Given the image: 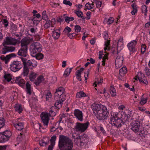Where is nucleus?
<instances>
[{
    "instance_id": "e2e57ef3",
    "label": "nucleus",
    "mask_w": 150,
    "mask_h": 150,
    "mask_svg": "<svg viewBox=\"0 0 150 150\" xmlns=\"http://www.w3.org/2000/svg\"><path fill=\"white\" fill-rule=\"evenodd\" d=\"M142 11L143 12H145V14L144 15H146V13L147 12V8L146 6L145 5H144V6H143L142 8Z\"/></svg>"
},
{
    "instance_id": "7c9ffc66",
    "label": "nucleus",
    "mask_w": 150,
    "mask_h": 150,
    "mask_svg": "<svg viewBox=\"0 0 150 150\" xmlns=\"http://www.w3.org/2000/svg\"><path fill=\"white\" fill-rule=\"evenodd\" d=\"M110 92L112 96L114 97L116 96V93L115 88L112 86H110Z\"/></svg>"
},
{
    "instance_id": "1a4fd4ad",
    "label": "nucleus",
    "mask_w": 150,
    "mask_h": 150,
    "mask_svg": "<svg viewBox=\"0 0 150 150\" xmlns=\"http://www.w3.org/2000/svg\"><path fill=\"white\" fill-rule=\"evenodd\" d=\"M89 122H87L84 123H81L77 122L76 123V125L75 127V128L76 131L83 132L87 128Z\"/></svg>"
},
{
    "instance_id": "72a5a7b5",
    "label": "nucleus",
    "mask_w": 150,
    "mask_h": 150,
    "mask_svg": "<svg viewBox=\"0 0 150 150\" xmlns=\"http://www.w3.org/2000/svg\"><path fill=\"white\" fill-rule=\"evenodd\" d=\"M45 95L46 96V100H49L52 97V95L51 92L48 91H47L45 92Z\"/></svg>"
},
{
    "instance_id": "423d86ee",
    "label": "nucleus",
    "mask_w": 150,
    "mask_h": 150,
    "mask_svg": "<svg viewBox=\"0 0 150 150\" xmlns=\"http://www.w3.org/2000/svg\"><path fill=\"white\" fill-rule=\"evenodd\" d=\"M62 104L61 102H56L54 106L50 108L49 113L50 116L53 117L56 115L59 110L62 107Z\"/></svg>"
},
{
    "instance_id": "ea45409f",
    "label": "nucleus",
    "mask_w": 150,
    "mask_h": 150,
    "mask_svg": "<svg viewBox=\"0 0 150 150\" xmlns=\"http://www.w3.org/2000/svg\"><path fill=\"white\" fill-rule=\"evenodd\" d=\"M57 139V136L56 135H54L52 136L50 139L51 144L52 145H54L55 142Z\"/></svg>"
},
{
    "instance_id": "6ab92c4d",
    "label": "nucleus",
    "mask_w": 150,
    "mask_h": 150,
    "mask_svg": "<svg viewBox=\"0 0 150 150\" xmlns=\"http://www.w3.org/2000/svg\"><path fill=\"white\" fill-rule=\"evenodd\" d=\"M64 92V90L62 87L59 88L56 90L54 94V99H58L60 98Z\"/></svg>"
},
{
    "instance_id": "20e7f679",
    "label": "nucleus",
    "mask_w": 150,
    "mask_h": 150,
    "mask_svg": "<svg viewBox=\"0 0 150 150\" xmlns=\"http://www.w3.org/2000/svg\"><path fill=\"white\" fill-rule=\"evenodd\" d=\"M30 39L27 38H24L21 41V48L18 52V55L20 58H23V57H26L27 55L28 45L30 42Z\"/></svg>"
},
{
    "instance_id": "79ce46f5",
    "label": "nucleus",
    "mask_w": 150,
    "mask_h": 150,
    "mask_svg": "<svg viewBox=\"0 0 150 150\" xmlns=\"http://www.w3.org/2000/svg\"><path fill=\"white\" fill-rule=\"evenodd\" d=\"M42 18L46 21H48V18L46 15V11H44L42 13Z\"/></svg>"
},
{
    "instance_id": "e433bc0d",
    "label": "nucleus",
    "mask_w": 150,
    "mask_h": 150,
    "mask_svg": "<svg viewBox=\"0 0 150 150\" xmlns=\"http://www.w3.org/2000/svg\"><path fill=\"white\" fill-rule=\"evenodd\" d=\"M64 19L66 22L69 23L70 21H73L74 19V18L73 17L66 16L64 17Z\"/></svg>"
},
{
    "instance_id": "a878e982",
    "label": "nucleus",
    "mask_w": 150,
    "mask_h": 150,
    "mask_svg": "<svg viewBox=\"0 0 150 150\" xmlns=\"http://www.w3.org/2000/svg\"><path fill=\"white\" fill-rule=\"evenodd\" d=\"M127 71V68L126 67H122L119 70V74L121 76H124Z\"/></svg>"
},
{
    "instance_id": "412c9836",
    "label": "nucleus",
    "mask_w": 150,
    "mask_h": 150,
    "mask_svg": "<svg viewBox=\"0 0 150 150\" xmlns=\"http://www.w3.org/2000/svg\"><path fill=\"white\" fill-rule=\"evenodd\" d=\"M25 64L29 68L32 69L33 68L36 67L37 65V63L35 61L28 60L27 62L26 61H25Z\"/></svg>"
},
{
    "instance_id": "a18cd8bd",
    "label": "nucleus",
    "mask_w": 150,
    "mask_h": 150,
    "mask_svg": "<svg viewBox=\"0 0 150 150\" xmlns=\"http://www.w3.org/2000/svg\"><path fill=\"white\" fill-rule=\"evenodd\" d=\"M46 22L44 25V28H45L47 29L50 26V24L52 23V21H47Z\"/></svg>"
},
{
    "instance_id": "603ef678",
    "label": "nucleus",
    "mask_w": 150,
    "mask_h": 150,
    "mask_svg": "<svg viewBox=\"0 0 150 150\" xmlns=\"http://www.w3.org/2000/svg\"><path fill=\"white\" fill-rule=\"evenodd\" d=\"M63 2L64 4L67 5H69L70 6H71L72 5V3H71L69 1L64 0L63 1Z\"/></svg>"
},
{
    "instance_id": "2eb2a0df",
    "label": "nucleus",
    "mask_w": 150,
    "mask_h": 150,
    "mask_svg": "<svg viewBox=\"0 0 150 150\" xmlns=\"http://www.w3.org/2000/svg\"><path fill=\"white\" fill-rule=\"evenodd\" d=\"M103 107H104L103 105L93 104L91 106V108L93 111V113L96 115L98 113V111L102 109Z\"/></svg>"
},
{
    "instance_id": "2f4dec72",
    "label": "nucleus",
    "mask_w": 150,
    "mask_h": 150,
    "mask_svg": "<svg viewBox=\"0 0 150 150\" xmlns=\"http://www.w3.org/2000/svg\"><path fill=\"white\" fill-rule=\"evenodd\" d=\"M132 7L133 10L132 11L131 13L132 15H134L137 12V6L136 4H134L132 5Z\"/></svg>"
},
{
    "instance_id": "dca6fc26",
    "label": "nucleus",
    "mask_w": 150,
    "mask_h": 150,
    "mask_svg": "<svg viewBox=\"0 0 150 150\" xmlns=\"http://www.w3.org/2000/svg\"><path fill=\"white\" fill-rule=\"evenodd\" d=\"M74 115L80 121H82L83 120V116L82 111L78 109H75L74 111Z\"/></svg>"
},
{
    "instance_id": "0eeeda50",
    "label": "nucleus",
    "mask_w": 150,
    "mask_h": 150,
    "mask_svg": "<svg viewBox=\"0 0 150 150\" xmlns=\"http://www.w3.org/2000/svg\"><path fill=\"white\" fill-rule=\"evenodd\" d=\"M11 134V132L8 130L0 132V143H4L8 141Z\"/></svg>"
},
{
    "instance_id": "de8ad7c7",
    "label": "nucleus",
    "mask_w": 150,
    "mask_h": 150,
    "mask_svg": "<svg viewBox=\"0 0 150 150\" xmlns=\"http://www.w3.org/2000/svg\"><path fill=\"white\" fill-rule=\"evenodd\" d=\"M5 122L3 118H0V129L5 125Z\"/></svg>"
},
{
    "instance_id": "b1692460",
    "label": "nucleus",
    "mask_w": 150,
    "mask_h": 150,
    "mask_svg": "<svg viewBox=\"0 0 150 150\" xmlns=\"http://www.w3.org/2000/svg\"><path fill=\"white\" fill-rule=\"evenodd\" d=\"M16 82L19 86H23L25 83V81L24 79H22L21 77H16Z\"/></svg>"
},
{
    "instance_id": "8fccbe9b",
    "label": "nucleus",
    "mask_w": 150,
    "mask_h": 150,
    "mask_svg": "<svg viewBox=\"0 0 150 150\" xmlns=\"http://www.w3.org/2000/svg\"><path fill=\"white\" fill-rule=\"evenodd\" d=\"M74 29L76 32L79 33L81 30V27L79 25H76L75 26Z\"/></svg>"
},
{
    "instance_id": "338daca9",
    "label": "nucleus",
    "mask_w": 150,
    "mask_h": 150,
    "mask_svg": "<svg viewBox=\"0 0 150 150\" xmlns=\"http://www.w3.org/2000/svg\"><path fill=\"white\" fill-rule=\"evenodd\" d=\"M103 34V38H104L105 40L108 39V33H107V32L106 31Z\"/></svg>"
},
{
    "instance_id": "a19ab883",
    "label": "nucleus",
    "mask_w": 150,
    "mask_h": 150,
    "mask_svg": "<svg viewBox=\"0 0 150 150\" xmlns=\"http://www.w3.org/2000/svg\"><path fill=\"white\" fill-rule=\"evenodd\" d=\"M72 68H67L65 70L64 75L66 77L67 76L70 74L71 72Z\"/></svg>"
},
{
    "instance_id": "13d9d810",
    "label": "nucleus",
    "mask_w": 150,
    "mask_h": 150,
    "mask_svg": "<svg viewBox=\"0 0 150 150\" xmlns=\"http://www.w3.org/2000/svg\"><path fill=\"white\" fill-rule=\"evenodd\" d=\"M84 76L85 79V80L86 82H87V77L88 76V74H89V71H88H88L84 73Z\"/></svg>"
},
{
    "instance_id": "f257e3e1",
    "label": "nucleus",
    "mask_w": 150,
    "mask_h": 150,
    "mask_svg": "<svg viewBox=\"0 0 150 150\" xmlns=\"http://www.w3.org/2000/svg\"><path fill=\"white\" fill-rule=\"evenodd\" d=\"M58 146L60 150H71L73 144L68 137L62 135L59 136Z\"/></svg>"
},
{
    "instance_id": "aec40b11",
    "label": "nucleus",
    "mask_w": 150,
    "mask_h": 150,
    "mask_svg": "<svg viewBox=\"0 0 150 150\" xmlns=\"http://www.w3.org/2000/svg\"><path fill=\"white\" fill-rule=\"evenodd\" d=\"M22 61L24 65L23 74L24 76H27L29 73V67L25 64L26 59L25 58H22Z\"/></svg>"
},
{
    "instance_id": "4c0bfd02",
    "label": "nucleus",
    "mask_w": 150,
    "mask_h": 150,
    "mask_svg": "<svg viewBox=\"0 0 150 150\" xmlns=\"http://www.w3.org/2000/svg\"><path fill=\"white\" fill-rule=\"evenodd\" d=\"M93 3H92L91 4L88 2L85 5V8L88 10H90L93 8Z\"/></svg>"
},
{
    "instance_id": "9b49d317",
    "label": "nucleus",
    "mask_w": 150,
    "mask_h": 150,
    "mask_svg": "<svg viewBox=\"0 0 150 150\" xmlns=\"http://www.w3.org/2000/svg\"><path fill=\"white\" fill-rule=\"evenodd\" d=\"M131 129L135 132H137L140 126V123L139 120H137L133 121L131 123Z\"/></svg>"
},
{
    "instance_id": "4d7b16f0",
    "label": "nucleus",
    "mask_w": 150,
    "mask_h": 150,
    "mask_svg": "<svg viewBox=\"0 0 150 150\" xmlns=\"http://www.w3.org/2000/svg\"><path fill=\"white\" fill-rule=\"evenodd\" d=\"M103 79H100V80H99L97 82H96V81L95 83L93 84V86H94L95 85V87H96L97 84L96 83H97L98 84H100L103 82Z\"/></svg>"
},
{
    "instance_id": "473e14b6",
    "label": "nucleus",
    "mask_w": 150,
    "mask_h": 150,
    "mask_svg": "<svg viewBox=\"0 0 150 150\" xmlns=\"http://www.w3.org/2000/svg\"><path fill=\"white\" fill-rule=\"evenodd\" d=\"M71 29L68 26L66 27L63 32L64 35H68L71 31Z\"/></svg>"
},
{
    "instance_id": "4be33fe9",
    "label": "nucleus",
    "mask_w": 150,
    "mask_h": 150,
    "mask_svg": "<svg viewBox=\"0 0 150 150\" xmlns=\"http://www.w3.org/2000/svg\"><path fill=\"white\" fill-rule=\"evenodd\" d=\"M13 124L16 129L18 130H21L24 128L23 123V122H18L16 123L13 122Z\"/></svg>"
},
{
    "instance_id": "c03bdc74",
    "label": "nucleus",
    "mask_w": 150,
    "mask_h": 150,
    "mask_svg": "<svg viewBox=\"0 0 150 150\" xmlns=\"http://www.w3.org/2000/svg\"><path fill=\"white\" fill-rule=\"evenodd\" d=\"M49 141L45 142L44 140H42L40 141L39 144L40 146H44L48 144Z\"/></svg>"
},
{
    "instance_id": "9d476101",
    "label": "nucleus",
    "mask_w": 150,
    "mask_h": 150,
    "mask_svg": "<svg viewBox=\"0 0 150 150\" xmlns=\"http://www.w3.org/2000/svg\"><path fill=\"white\" fill-rule=\"evenodd\" d=\"M51 116L48 112H42L40 115L42 121L45 125L47 126L50 120V117Z\"/></svg>"
},
{
    "instance_id": "f704fd0d",
    "label": "nucleus",
    "mask_w": 150,
    "mask_h": 150,
    "mask_svg": "<svg viewBox=\"0 0 150 150\" xmlns=\"http://www.w3.org/2000/svg\"><path fill=\"white\" fill-rule=\"evenodd\" d=\"M37 74L34 72H31L29 76V78L31 81H33L34 79L36 77Z\"/></svg>"
},
{
    "instance_id": "09e8293b",
    "label": "nucleus",
    "mask_w": 150,
    "mask_h": 150,
    "mask_svg": "<svg viewBox=\"0 0 150 150\" xmlns=\"http://www.w3.org/2000/svg\"><path fill=\"white\" fill-rule=\"evenodd\" d=\"M114 21V19L112 17H110L108 19L107 23L108 24H110L112 23Z\"/></svg>"
},
{
    "instance_id": "f03ea898",
    "label": "nucleus",
    "mask_w": 150,
    "mask_h": 150,
    "mask_svg": "<svg viewBox=\"0 0 150 150\" xmlns=\"http://www.w3.org/2000/svg\"><path fill=\"white\" fill-rule=\"evenodd\" d=\"M41 45L39 42H35L32 43L30 47V54L33 57L40 60L43 58V55L40 53L42 50Z\"/></svg>"
},
{
    "instance_id": "f8f14e48",
    "label": "nucleus",
    "mask_w": 150,
    "mask_h": 150,
    "mask_svg": "<svg viewBox=\"0 0 150 150\" xmlns=\"http://www.w3.org/2000/svg\"><path fill=\"white\" fill-rule=\"evenodd\" d=\"M6 45H3L4 47L0 50V52L1 54H5L7 52H11L15 50V48L14 47L7 46Z\"/></svg>"
},
{
    "instance_id": "6e6d98bb",
    "label": "nucleus",
    "mask_w": 150,
    "mask_h": 150,
    "mask_svg": "<svg viewBox=\"0 0 150 150\" xmlns=\"http://www.w3.org/2000/svg\"><path fill=\"white\" fill-rule=\"evenodd\" d=\"M146 46L145 45H143L141 46V52L144 53L146 49Z\"/></svg>"
},
{
    "instance_id": "58836bf2",
    "label": "nucleus",
    "mask_w": 150,
    "mask_h": 150,
    "mask_svg": "<svg viewBox=\"0 0 150 150\" xmlns=\"http://www.w3.org/2000/svg\"><path fill=\"white\" fill-rule=\"evenodd\" d=\"M4 77L5 80L8 82L10 81L11 79V75L9 74H5Z\"/></svg>"
},
{
    "instance_id": "ddd939ff",
    "label": "nucleus",
    "mask_w": 150,
    "mask_h": 150,
    "mask_svg": "<svg viewBox=\"0 0 150 150\" xmlns=\"http://www.w3.org/2000/svg\"><path fill=\"white\" fill-rule=\"evenodd\" d=\"M16 43L17 40L16 39L10 37H7L6 40H4V42L3 43V45H14L16 44Z\"/></svg>"
},
{
    "instance_id": "49530a36",
    "label": "nucleus",
    "mask_w": 150,
    "mask_h": 150,
    "mask_svg": "<svg viewBox=\"0 0 150 150\" xmlns=\"http://www.w3.org/2000/svg\"><path fill=\"white\" fill-rule=\"evenodd\" d=\"M145 77L144 74L142 72H139L137 74V77H138V80H141L142 79Z\"/></svg>"
},
{
    "instance_id": "4468645a",
    "label": "nucleus",
    "mask_w": 150,
    "mask_h": 150,
    "mask_svg": "<svg viewBox=\"0 0 150 150\" xmlns=\"http://www.w3.org/2000/svg\"><path fill=\"white\" fill-rule=\"evenodd\" d=\"M137 42L136 40H133L128 44L127 47L130 52H134L136 51V45Z\"/></svg>"
},
{
    "instance_id": "393cba45",
    "label": "nucleus",
    "mask_w": 150,
    "mask_h": 150,
    "mask_svg": "<svg viewBox=\"0 0 150 150\" xmlns=\"http://www.w3.org/2000/svg\"><path fill=\"white\" fill-rule=\"evenodd\" d=\"M15 110L19 113H21L23 110L21 105L19 104H16L14 107Z\"/></svg>"
},
{
    "instance_id": "bb28decb",
    "label": "nucleus",
    "mask_w": 150,
    "mask_h": 150,
    "mask_svg": "<svg viewBox=\"0 0 150 150\" xmlns=\"http://www.w3.org/2000/svg\"><path fill=\"white\" fill-rule=\"evenodd\" d=\"M86 96V93L83 91H81L76 93V97L77 98L85 97Z\"/></svg>"
},
{
    "instance_id": "69168bd1",
    "label": "nucleus",
    "mask_w": 150,
    "mask_h": 150,
    "mask_svg": "<svg viewBox=\"0 0 150 150\" xmlns=\"http://www.w3.org/2000/svg\"><path fill=\"white\" fill-rule=\"evenodd\" d=\"M91 12L90 11H88L87 12L86 14V15L87 16L86 18L87 20H89L90 19L91 17Z\"/></svg>"
},
{
    "instance_id": "7ed1b4c3",
    "label": "nucleus",
    "mask_w": 150,
    "mask_h": 150,
    "mask_svg": "<svg viewBox=\"0 0 150 150\" xmlns=\"http://www.w3.org/2000/svg\"><path fill=\"white\" fill-rule=\"evenodd\" d=\"M122 112H119L118 113H111V117H110V122L112 125L118 128L120 127L123 124L122 120Z\"/></svg>"
},
{
    "instance_id": "39448f33",
    "label": "nucleus",
    "mask_w": 150,
    "mask_h": 150,
    "mask_svg": "<svg viewBox=\"0 0 150 150\" xmlns=\"http://www.w3.org/2000/svg\"><path fill=\"white\" fill-rule=\"evenodd\" d=\"M109 114L107 108L105 106L103 107L98 113L96 115V117L100 120H103L106 118Z\"/></svg>"
},
{
    "instance_id": "37998d69",
    "label": "nucleus",
    "mask_w": 150,
    "mask_h": 150,
    "mask_svg": "<svg viewBox=\"0 0 150 150\" xmlns=\"http://www.w3.org/2000/svg\"><path fill=\"white\" fill-rule=\"evenodd\" d=\"M75 13L78 17L81 18L83 19H85L84 18H83V14L81 11H78L75 12Z\"/></svg>"
},
{
    "instance_id": "680f3d73",
    "label": "nucleus",
    "mask_w": 150,
    "mask_h": 150,
    "mask_svg": "<svg viewBox=\"0 0 150 150\" xmlns=\"http://www.w3.org/2000/svg\"><path fill=\"white\" fill-rule=\"evenodd\" d=\"M3 23L5 27H6L8 26V22L7 20L4 19Z\"/></svg>"
},
{
    "instance_id": "6e6552de",
    "label": "nucleus",
    "mask_w": 150,
    "mask_h": 150,
    "mask_svg": "<svg viewBox=\"0 0 150 150\" xmlns=\"http://www.w3.org/2000/svg\"><path fill=\"white\" fill-rule=\"evenodd\" d=\"M22 67L23 65L21 61H14L11 62L9 68L11 71L16 72L20 70Z\"/></svg>"
},
{
    "instance_id": "3c124183",
    "label": "nucleus",
    "mask_w": 150,
    "mask_h": 150,
    "mask_svg": "<svg viewBox=\"0 0 150 150\" xmlns=\"http://www.w3.org/2000/svg\"><path fill=\"white\" fill-rule=\"evenodd\" d=\"M123 38L122 37H120L117 43V47L122 45L123 44Z\"/></svg>"
},
{
    "instance_id": "cd10ccee",
    "label": "nucleus",
    "mask_w": 150,
    "mask_h": 150,
    "mask_svg": "<svg viewBox=\"0 0 150 150\" xmlns=\"http://www.w3.org/2000/svg\"><path fill=\"white\" fill-rule=\"evenodd\" d=\"M57 30L53 31L52 32V37L55 39H57L60 36V33L59 30V32L57 31Z\"/></svg>"
},
{
    "instance_id": "c9c22d12",
    "label": "nucleus",
    "mask_w": 150,
    "mask_h": 150,
    "mask_svg": "<svg viewBox=\"0 0 150 150\" xmlns=\"http://www.w3.org/2000/svg\"><path fill=\"white\" fill-rule=\"evenodd\" d=\"M110 45V40H107L105 42V46L104 49L105 51L107 50H110L109 45Z\"/></svg>"
},
{
    "instance_id": "a211bd4d",
    "label": "nucleus",
    "mask_w": 150,
    "mask_h": 150,
    "mask_svg": "<svg viewBox=\"0 0 150 150\" xmlns=\"http://www.w3.org/2000/svg\"><path fill=\"white\" fill-rule=\"evenodd\" d=\"M16 56V55L15 53H11L6 55V57L4 55H1L0 57V59L4 61L5 63L7 64L11 57H14Z\"/></svg>"
},
{
    "instance_id": "f3484780",
    "label": "nucleus",
    "mask_w": 150,
    "mask_h": 150,
    "mask_svg": "<svg viewBox=\"0 0 150 150\" xmlns=\"http://www.w3.org/2000/svg\"><path fill=\"white\" fill-rule=\"evenodd\" d=\"M123 58L122 56H118L116 57L115 61V65L116 68L120 67L122 64Z\"/></svg>"
},
{
    "instance_id": "5701e85b",
    "label": "nucleus",
    "mask_w": 150,
    "mask_h": 150,
    "mask_svg": "<svg viewBox=\"0 0 150 150\" xmlns=\"http://www.w3.org/2000/svg\"><path fill=\"white\" fill-rule=\"evenodd\" d=\"M79 144L81 146H83V145H86L88 143V139L82 136V137L79 138Z\"/></svg>"
},
{
    "instance_id": "c756f323",
    "label": "nucleus",
    "mask_w": 150,
    "mask_h": 150,
    "mask_svg": "<svg viewBox=\"0 0 150 150\" xmlns=\"http://www.w3.org/2000/svg\"><path fill=\"white\" fill-rule=\"evenodd\" d=\"M44 80L43 76L40 75L37 78V80L34 82V83L36 85H38Z\"/></svg>"
},
{
    "instance_id": "c85d7f7f",
    "label": "nucleus",
    "mask_w": 150,
    "mask_h": 150,
    "mask_svg": "<svg viewBox=\"0 0 150 150\" xmlns=\"http://www.w3.org/2000/svg\"><path fill=\"white\" fill-rule=\"evenodd\" d=\"M26 91L27 93L30 95L31 94V85L28 82H27L26 84Z\"/></svg>"
},
{
    "instance_id": "0e129e2a",
    "label": "nucleus",
    "mask_w": 150,
    "mask_h": 150,
    "mask_svg": "<svg viewBox=\"0 0 150 150\" xmlns=\"http://www.w3.org/2000/svg\"><path fill=\"white\" fill-rule=\"evenodd\" d=\"M102 2L100 1H97L96 2V7L97 8H100L102 5Z\"/></svg>"
},
{
    "instance_id": "bf43d9fd",
    "label": "nucleus",
    "mask_w": 150,
    "mask_h": 150,
    "mask_svg": "<svg viewBox=\"0 0 150 150\" xmlns=\"http://www.w3.org/2000/svg\"><path fill=\"white\" fill-rule=\"evenodd\" d=\"M145 73L148 76H150V70L147 68H145Z\"/></svg>"
},
{
    "instance_id": "052dcab7",
    "label": "nucleus",
    "mask_w": 150,
    "mask_h": 150,
    "mask_svg": "<svg viewBox=\"0 0 150 150\" xmlns=\"http://www.w3.org/2000/svg\"><path fill=\"white\" fill-rule=\"evenodd\" d=\"M147 100L145 99H141V100L140 102V103L142 105H143L144 104L146 103Z\"/></svg>"
},
{
    "instance_id": "774afa93",
    "label": "nucleus",
    "mask_w": 150,
    "mask_h": 150,
    "mask_svg": "<svg viewBox=\"0 0 150 150\" xmlns=\"http://www.w3.org/2000/svg\"><path fill=\"white\" fill-rule=\"evenodd\" d=\"M6 145L0 146V150H6Z\"/></svg>"
},
{
    "instance_id": "5fc2aeb1",
    "label": "nucleus",
    "mask_w": 150,
    "mask_h": 150,
    "mask_svg": "<svg viewBox=\"0 0 150 150\" xmlns=\"http://www.w3.org/2000/svg\"><path fill=\"white\" fill-rule=\"evenodd\" d=\"M139 81L142 82L144 84H146L147 83V81L146 77H143L141 80H139Z\"/></svg>"
},
{
    "instance_id": "864d4df0",
    "label": "nucleus",
    "mask_w": 150,
    "mask_h": 150,
    "mask_svg": "<svg viewBox=\"0 0 150 150\" xmlns=\"http://www.w3.org/2000/svg\"><path fill=\"white\" fill-rule=\"evenodd\" d=\"M64 17L61 16L60 17L58 18L57 19V21L58 22L61 23L63 22L64 21Z\"/></svg>"
}]
</instances>
